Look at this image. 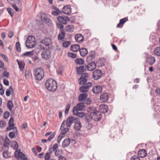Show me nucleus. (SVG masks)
<instances>
[{"label":"nucleus","instance_id":"25","mask_svg":"<svg viewBox=\"0 0 160 160\" xmlns=\"http://www.w3.org/2000/svg\"><path fill=\"white\" fill-rule=\"evenodd\" d=\"M17 61L18 63L19 68L21 70H22L23 69L25 65L24 61H19L18 59L17 60Z\"/></svg>","mask_w":160,"mask_h":160},{"label":"nucleus","instance_id":"47","mask_svg":"<svg viewBox=\"0 0 160 160\" xmlns=\"http://www.w3.org/2000/svg\"><path fill=\"white\" fill-rule=\"evenodd\" d=\"M6 123L5 121L1 120L0 121V128H3L6 126Z\"/></svg>","mask_w":160,"mask_h":160},{"label":"nucleus","instance_id":"23","mask_svg":"<svg viewBox=\"0 0 160 160\" xmlns=\"http://www.w3.org/2000/svg\"><path fill=\"white\" fill-rule=\"evenodd\" d=\"M79 52L80 55L82 57L86 56L88 53L87 49L85 48H82L80 49Z\"/></svg>","mask_w":160,"mask_h":160},{"label":"nucleus","instance_id":"24","mask_svg":"<svg viewBox=\"0 0 160 160\" xmlns=\"http://www.w3.org/2000/svg\"><path fill=\"white\" fill-rule=\"evenodd\" d=\"M71 50L73 52H77L80 49V47L78 44H73L71 46Z\"/></svg>","mask_w":160,"mask_h":160},{"label":"nucleus","instance_id":"58","mask_svg":"<svg viewBox=\"0 0 160 160\" xmlns=\"http://www.w3.org/2000/svg\"><path fill=\"white\" fill-rule=\"evenodd\" d=\"M93 59L91 57L89 56L87 57V61L89 62H93Z\"/></svg>","mask_w":160,"mask_h":160},{"label":"nucleus","instance_id":"60","mask_svg":"<svg viewBox=\"0 0 160 160\" xmlns=\"http://www.w3.org/2000/svg\"><path fill=\"white\" fill-rule=\"evenodd\" d=\"M0 55L1 56L2 58L4 59L7 62H8V58L7 57L6 55L2 54H1Z\"/></svg>","mask_w":160,"mask_h":160},{"label":"nucleus","instance_id":"54","mask_svg":"<svg viewBox=\"0 0 160 160\" xmlns=\"http://www.w3.org/2000/svg\"><path fill=\"white\" fill-rule=\"evenodd\" d=\"M64 135L61 134L58 137V139H57V142L58 143H59L62 139L63 138Z\"/></svg>","mask_w":160,"mask_h":160},{"label":"nucleus","instance_id":"15","mask_svg":"<svg viewBox=\"0 0 160 160\" xmlns=\"http://www.w3.org/2000/svg\"><path fill=\"white\" fill-rule=\"evenodd\" d=\"M102 90V87L98 85L94 86L92 89V91L94 93L98 94L101 92Z\"/></svg>","mask_w":160,"mask_h":160},{"label":"nucleus","instance_id":"13","mask_svg":"<svg viewBox=\"0 0 160 160\" xmlns=\"http://www.w3.org/2000/svg\"><path fill=\"white\" fill-rule=\"evenodd\" d=\"M99 109L100 111V112H102L103 113H105L108 112V109L107 105L103 104L99 106Z\"/></svg>","mask_w":160,"mask_h":160},{"label":"nucleus","instance_id":"44","mask_svg":"<svg viewBox=\"0 0 160 160\" xmlns=\"http://www.w3.org/2000/svg\"><path fill=\"white\" fill-rule=\"evenodd\" d=\"M10 142V141L7 138H6L5 139V140L4 142V143L3 145V147L5 148H6L8 147V145L9 144Z\"/></svg>","mask_w":160,"mask_h":160},{"label":"nucleus","instance_id":"1","mask_svg":"<svg viewBox=\"0 0 160 160\" xmlns=\"http://www.w3.org/2000/svg\"><path fill=\"white\" fill-rule=\"evenodd\" d=\"M45 86L47 89L52 92L55 91L57 88L56 82L52 79H49L46 81Z\"/></svg>","mask_w":160,"mask_h":160},{"label":"nucleus","instance_id":"37","mask_svg":"<svg viewBox=\"0 0 160 160\" xmlns=\"http://www.w3.org/2000/svg\"><path fill=\"white\" fill-rule=\"evenodd\" d=\"M65 33L64 32H62L58 35V38L59 40H62L65 37Z\"/></svg>","mask_w":160,"mask_h":160},{"label":"nucleus","instance_id":"50","mask_svg":"<svg viewBox=\"0 0 160 160\" xmlns=\"http://www.w3.org/2000/svg\"><path fill=\"white\" fill-rule=\"evenodd\" d=\"M61 12L60 11H54L52 12V14L54 16H58L61 13Z\"/></svg>","mask_w":160,"mask_h":160},{"label":"nucleus","instance_id":"38","mask_svg":"<svg viewBox=\"0 0 160 160\" xmlns=\"http://www.w3.org/2000/svg\"><path fill=\"white\" fill-rule=\"evenodd\" d=\"M74 27L73 25H68L66 26V29L67 31L70 32H72L74 30Z\"/></svg>","mask_w":160,"mask_h":160},{"label":"nucleus","instance_id":"63","mask_svg":"<svg viewBox=\"0 0 160 160\" xmlns=\"http://www.w3.org/2000/svg\"><path fill=\"white\" fill-rule=\"evenodd\" d=\"M57 26L59 28L62 29L63 28V25L60 22L57 23Z\"/></svg>","mask_w":160,"mask_h":160},{"label":"nucleus","instance_id":"59","mask_svg":"<svg viewBox=\"0 0 160 160\" xmlns=\"http://www.w3.org/2000/svg\"><path fill=\"white\" fill-rule=\"evenodd\" d=\"M52 148L53 150H54V151H55L58 150V146L57 144L55 143L53 145Z\"/></svg>","mask_w":160,"mask_h":160},{"label":"nucleus","instance_id":"46","mask_svg":"<svg viewBox=\"0 0 160 160\" xmlns=\"http://www.w3.org/2000/svg\"><path fill=\"white\" fill-rule=\"evenodd\" d=\"M51 155L49 153L47 152L44 156V158L45 160H50L51 157Z\"/></svg>","mask_w":160,"mask_h":160},{"label":"nucleus","instance_id":"11","mask_svg":"<svg viewBox=\"0 0 160 160\" xmlns=\"http://www.w3.org/2000/svg\"><path fill=\"white\" fill-rule=\"evenodd\" d=\"M96 64L94 62H89L88 64L86 66V68L90 71H92L94 70L96 68Z\"/></svg>","mask_w":160,"mask_h":160},{"label":"nucleus","instance_id":"33","mask_svg":"<svg viewBox=\"0 0 160 160\" xmlns=\"http://www.w3.org/2000/svg\"><path fill=\"white\" fill-rule=\"evenodd\" d=\"M7 107L10 111H12V108L14 106L12 102L11 101H9L7 103Z\"/></svg>","mask_w":160,"mask_h":160},{"label":"nucleus","instance_id":"20","mask_svg":"<svg viewBox=\"0 0 160 160\" xmlns=\"http://www.w3.org/2000/svg\"><path fill=\"white\" fill-rule=\"evenodd\" d=\"M86 69V66L85 67L84 66H81L79 68H76L77 74L78 75L81 74L82 73L84 72Z\"/></svg>","mask_w":160,"mask_h":160},{"label":"nucleus","instance_id":"51","mask_svg":"<svg viewBox=\"0 0 160 160\" xmlns=\"http://www.w3.org/2000/svg\"><path fill=\"white\" fill-rule=\"evenodd\" d=\"M3 157L6 158H8L9 156L7 151H4L3 153Z\"/></svg>","mask_w":160,"mask_h":160},{"label":"nucleus","instance_id":"5","mask_svg":"<svg viewBox=\"0 0 160 160\" xmlns=\"http://www.w3.org/2000/svg\"><path fill=\"white\" fill-rule=\"evenodd\" d=\"M82 85H83V86L80 88V91L81 92H87L88 91L89 88L91 86L92 83L88 82Z\"/></svg>","mask_w":160,"mask_h":160},{"label":"nucleus","instance_id":"42","mask_svg":"<svg viewBox=\"0 0 160 160\" xmlns=\"http://www.w3.org/2000/svg\"><path fill=\"white\" fill-rule=\"evenodd\" d=\"M84 60L82 59L78 58L75 60V62L76 63L79 65L83 64L84 63Z\"/></svg>","mask_w":160,"mask_h":160},{"label":"nucleus","instance_id":"55","mask_svg":"<svg viewBox=\"0 0 160 160\" xmlns=\"http://www.w3.org/2000/svg\"><path fill=\"white\" fill-rule=\"evenodd\" d=\"M68 56L69 57L72 58H75L76 57V55L72 53L69 52L68 53Z\"/></svg>","mask_w":160,"mask_h":160},{"label":"nucleus","instance_id":"53","mask_svg":"<svg viewBox=\"0 0 160 160\" xmlns=\"http://www.w3.org/2000/svg\"><path fill=\"white\" fill-rule=\"evenodd\" d=\"M9 112L8 111H6L4 113L3 117L5 119H7L9 117Z\"/></svg>","mask_w":160,"mask_h":160},{"label":"nucleus","instance_id":"48","mask_svg":"<svg viewBox=\"0 0 160 160\" xmlns=\"http://www.w3.org/2000/svg\"><path fill=\"white\" fill-rule=\"evenodd\" d=\"M71 43L70 41H66L62 43V46L65 48H67L69 46Z\"/></svg>","mask_w":160,"mask_h":160},{"label":"nucleus","instance_id":"34","mask_svg":"<svg viewBox=\"0 0 160 160\" xmlns=\"http://www.w3.org/2000/svg\"><path fill=\"white\" fill-rule=\"evenodd\" d=\"M18 131L17 129H15V132H9V136L11 138H13L16 137V135H17Z\"/></svg>","mask_w":160,"mask_h":160},{"label":"nucleus","instance_id":"8","mask_svg":"<svg viewBox=\"0 0 160 160\" xmlns=\"http://www.w3.org/2000/svg\"><path fill=\"white\" fill-rule=\"evenodd\" d=\"M93 119L96 121H99L101 118V113L98 111H96L93 114H91Z\"/></svg>","mask_w":160,"mask_h":160},{"label":"nucleus","instance_id":"21","mask_svg":"<svg viewBox=\"0 0 160 160\" xmlns=\"http://www.w3.org/2000/svg\"><path fill=\"white\" fill-rule=\"evenodd\" d=\"M138 155L142 158H144L147 155V153L146 150L144 149L140 150L138 152Z\"/></svg>","mask_w":160,"mask_h":160},{"label":"nucleus","instance_id":"39","mask_svg":"<svg viewBox=\"0 0 160 160\" xmlns=\"http://www.w3.org/2000/svg\"><path fill=\"white\" fill-rule=\"evenodd\" d=\"M11 146L12 148H14L16 150H18V144L17 142L14 141L12 143V144L11 145Z\"/></svg>","mask_w":160,"mask_h":160},{"label":"nucleus","instance_id":"31","mask_svg":"<svg viewBox=\"0 0 160 160\" xmlns=\"http://www.w3.org/2000/svg\"><path fill=\"white\" fill-rule=\"evenodd\" d=\"M128 19L127 18L120 19L119 23L117 25V28H121V25H123L126 21H128Z\"/></svg>","mask_w":160,"mask_h":160},{"label":"nucleus","instance_id":"7","mask_svg":"<svg viewBox=\"0 0 160 160\" xmlns=\"http://www.w3.org/2000/svg\"><path fill=\"white\" fill-rule=\"evenodd\" d=\"M41 18L42 22H44L48 24H51L52 21L48 16L46 13H43L41 15Z\"/></svg>","mask_w":160,"mask_h":160},{"label":"nucleus","instance_id":"12","mask_svg":"<svg viewBox=\"0 0 160 160\" xmlns=\"http://www.w3.org/2000/svg\"><path fill=\"white\" fill-rule=\"evenodd\" d=\"M83 103H78L76 106L73 107L72 111H82L84 106Z\"/></svg>","mask_w":160,"mask_h":160},{"label":"nucleus","instance_id":"2","mask_svg":"<svg viewBox=\"0 0 160 160\" xmlns=\"http://www.w3.org/2000/svg\"><path fill=\"white\" fill-rule=\"evenodd\" d=\"M33 74L37 80H40L44 77V71L42 68H38L34 70Z\"/></svg>","mask_w":160,"mask_h":160},{"label":"nucleus","instance_id":"43","mask_svg":"<svg viewBox=\"0 0 160 160\" xmlns=\"http://www.w3.org/2000/svg\"><path fill=\"white\" fill-rule=\"evenodd\" d=\"M8 125V127L7 128V130L8 131H10L14 129H17V128L16 127H14V123H12V124H10Z\"/></svg>","mask_w":160,"mask_h":160},{"label":"nucleus","instance_id":"19","mask_svg":"<svg viewBox=\"0 0 160 160\" xmlns=\"http://www.w3.org/2000/svg\"><path fill=\"white\" fill-rule=\"evenodd\" d=\"M75 38L77 42H79L83 41L84 38L81 34H78L75 35Z\"/></svg>","mask_w":160,"mask_h":160},{"label":"nucleus","instance_id":"36","mask_svg":"<svg viewBox=\"0 0 160 160\" xmlns=\"http://www.w3.org/2000/svg\"><path fill=\"white\" fill-rule=\"evenodd\" d=\"M88 112L90 113L89 114H93L96 111V108L94 107H90L88 109Z\"/></svg>","mask_w":160,"mask_h":160},{"label":"nucleus","instance_id":"17","mask_svg":"<svg viewBox=\"0 0 160 160\" xmlns=\"http://www.w3.org/2000/svg\"><path fill=\"white\" fill-rule=\"evenodd\" d=\"M20 149H19V151L17 150L15 151L14 153V156L16 158L22 159L24 156V154L21 153L20 151Z\"/></svg>","mask_w":160,"mask_h":160},{"label":"nucleus","instance_id":"29","mask_svg":"<svg viewBox=\"0 0 160 160\" xmlns=\"http://www.w3.org/2000/svg\"><path fill=\"white\" fill-rule=\"evenodd\" d=\"M84 118L87 122H89L93 119L92 115L89 114L85 115Z\"/></svg>","mask_w":160,"mask_h":160},{"label":"nucleus","instance_id":"45","mask_svg":"<svg viewBox=\"0 0 160 160\" xmlns=\"http://www.w3.org/2000/svg\"><path fill=\"white\" fill-rule=\"evenodd\" d=\"M61 130V134L64 135L65 134L67 133L69 129L68 128H66L60 129Z\"/></svg>","mask_w":160,"mask_h":160},{"label":"nucleus","instance_id":"6","mask_svg":"<svg viewBox=\"0 0 160 160\" xmlns=\"http://www.w3.org/2000/svg\"><path fill=\"white\" fill-rule=\"evenodd\" d=\"M88 77V75L86 73H84L82 74L81 77L78 80V83L80 85L85 83Z\"/></svg>","mask_w":160,"mask_h":160},{"label":"nucleus","instance_id":"57","mask_svg":"<svg viewBox=\"0 0 160 160\" xmlns=\"http://www.w3.org/2000/svg\"><path fill=\"white\" fill-rule=\"evenodd\" d=\"M86 127L88 129H90L92 127L91 123L89 122H87L86 123Z\"/></svg>","mask_w":160,"mask_h":160},{"label":"nucleus","instance_id":"10","mask_svg":"<svg viewBox=\"0 0 160 160\" xmlns=\"http://www.w3.org/2000/svg\"><path fill=\"white\" fill-rule=\"evenodd\" d=\"M78 118H75L73 117H70L68 118L66 120V125L68 127L71 126L72 124L76 122Z\"/></svg>","mask_w":160,"mask_h":160},{"label":"nucleus","instance_id":"22","mask_svg":"<svg viewBox=\"0 0 160 160\" xmlns=\"http://www.w3.org/2000/svg\"><path fill=\"white\" fill-rule=\"evenodd\" d=\"M62 10L63 12L67 14H68L71 12V10L69 6L64 7Z\"/></svg>","mask_w":160,"mask_h":160},{"label":"nucleus","instance_id":"18","mask_svg":"<svg viewBox=\"0 0 160 160\" xmlns=\"http://www.w3.org/2000/svg\"><path fill=\"white\" fill-rule=\"evenodd\" d=\"M108 98V93H103L101 94L100 96V100L103 102L107 101Z\"/></svg>","mask_w":160,"mask_h":160},{"label":"nucleus","instance_id":"30","mask_svg":"<svg viewBox=\"0 0 160 160\" xmlns=\"http://www.w3.org/2000/svg\"><path fill=\"white\" fill-rule=\"evenodd\" d=\"M13 93V89L11 86H10L9 88L6 91V95L7 97H9L11 94H12Z\"/></svg>","mask_w":160,"mask_h":160},{"label":"nucleus","instance_id":"28","mask_svg":"<svg viewBox=\"0 0 160 160\" xmlns=\"http://www.w3.org/2000/svg\"><path fill=\"white\" fill-rule=\"evenodd\" d=\"M73 114L74 115L78 116L79 118H81L85 116V113L83 112H78V111H72Z\"/></svg>","mask_w":160,"mask_h":160},{"label":"nucleus","instance_id":"3","mask_svg":"<svg viewBox=\"0 0 160 160\" xmlns=\"http://www.w3.org/2000/svg\"><path fill=\"white\" fill-rule=\"evenodd\" d=\"M35 39L32 36H29L27 38L26 42V46L28 48H33L36 45L35 42Z\"/></svg>","mask_w":160,"mask_h":160},{"label":"nucleus","instance_id":"14","mask_svg":"<svg viewBox=\"0 0 160 160\" xmlns=\"http://www.w3.org/2000/svg\"><path fill=\"white\" fill-rule=\"evenodd\" d=\"M42 57L45 60L49 58L51 56V53L49 50L43 51L41 53Z\"/></svg>","mask_w":160,"mask_h":160},{"label":"nucleus","instance_id":"61","mask_svg":"<svg viewBox=\"0 0 160 160\" xmlns=\"http://www.w3.org/2000/svg\"><path fill=\"white\" fill-rule=\"evenodd\" d=\"M131 160H140L139 158L136 156H132L131 158Z\"/></svg>","mask_w":160,"mask_h":160},{"label":"nucleus","instance_id":"32","mask_svg":"<svg viewBox=\"0 0 160 160\" xmlns=\"http://www.w3.org/2000/svg\"><path fill=\"white\" fill-rule=\"evenodd\" d=\"M148 61L149 64L151 65H153L155 62V59L154 57L150 56L148 58Z\"/></svg>","mask_w":160,"mask_h":160},{"label":"nucleus","instance_id":"4","mask_svg":"<svg viewBox=\"0 0 160 160\" xmlns=\"http://www.w3.org/2000/svg\"><path fill=\"white\" fill-rule=\"evenodd\" d=\"M52 40L49 38H45L40 42V43H42L44 46L41 47V48L44 49L45 48H48V46L52 43Z\"/></svg>","mask_w":160,"mask_h":160},{"label":"nucleus","instance_id":"35","mask_svg":"<svg viewBox=\"0 0 160 160\" xmlns=\"http://www.w3.org/2000/svg\"><path fill=\"white\" fill-rule=\"evenodd\" d=\"M59 22H61L63 24H66L67 23V21L65 18L62 17H59L57 18Z\"/></svg>","mask_w":160,"mask_h":160},{"label":"nucleus","instance_id":"26","mask_svg":"<svg viewBox=\"0 0 160 160\" xmlns=\"http://www.w3.org/2000/svg\"><path fill=\"white\" fill-rule=\"evenodd\" d=\"M70 139H66L62 143V146L63 148L68 147L70 144Z\"/></svg>","mask_w":160,"mask_h":160},{"label":"nucleus","instance_id":"9","mask_svg":"<svg viewBox=\"0 0 160 160\" xmlns=\"http://www.w3.org/2000/svg\"><path fill=\"white\" fill-rule=\"evenodd\" d=\"M102 76L101 71L100 70L97 69L94 71L92 74V77L95 80L99 79Z\"/></svg>","mask_w":160,"mask_h":160},{"label":"nucleus","instance_id":"52","mask_svg":"<svg viewBox=\"0 0 160 160\" xmlns=\"http://www.w3.org/2000/svg\"><path fill=\"white\" fill-rule=\"evenodd\" d=\"M7 11L8 12V13L10 14V16L12 17L13 16V11L12 9L10 8H8L7 9Z\"/></svg>","mask_w":160,"mask_h":160},{"label":"nucleus","instance_id":"49","mask_svg":"<svg viewBox=\"0 0 160 160\" xmlns=\"http://www.w3.org/2000/svg\"><path fill=\"white\" fill-rule=\"evenodd\" d=\"M16 48L17 51L18 52L21 51V48L20 47V44L19 42H17L16 44Z\"/></svg>","mask_w":160,"mask_h":160},{"label":"nucleus","instance_id":"41","mask_svg":"<svg viewBox=\"0 0 160 160\" xmlns=\"http://www.w3.org/2000/svg\"><path fill=\"white\" fill-rule=\"evenodd\" d=\"M33 54V51L31 52H26L22 55V56L23 57L25 56L30 57L32 56Z\"/></svg>","mask_w":160,"mask_h":160},{"label":"nucleus","instance_id":"40","mask_svg":"<svg viewBox=\"0 0 160 160\" xmlns=\"http://www.w3.org/2000/svg\"><path fill=\"white\" fill-rule=\"evenodd\" d=\"M154 53L156 55L160 56V47H157L156 48L154 51Z\"/></svg>","mask_w":160,"mask_h":160},{"label":"nucleus","instance_id":"56","mask_svg":"<svg viewBox=\"0 0 160 160\" xmlns=\"http://www.w3.org/2000/svg\"><path fill=\"white\" fill-rule=\"evenodd\" d=\"M71 105L70 104H68L66 108L65 109V114H68V113L69 110L70 108Z\"/></svg>","mask_w":160,"mask_h":160},{"label":"nucleus","instance_id":"64","mask_svg":"<svg viewBox=\"0 0 160 160\" xmlns=\"http://www.w3.org/2000/svg\"><path fill=\"white\" fill-rule=\"evenodd\" d=\"M58 160H66L65 157L60 155L58 158Z\"/></svg>","mask_w":160,"mask_h":160},{"label":"nucleus","instance_id":"27","mask_svg":"<svg viewBox=\"0 0 160 160\" xmlns=\"http://www.w3.org/2000/svg\"><path fill=\"white\" fill-rule=\"evenodd\" d=\"M87 94L86 93H82L78 97V100L79 101H82L84 100L87 98Z\"/></svg>","mask_w":160,"mask_h":160},{"label":"nucleus","instance_id":"16","mask_svg":"<svg viewBox=\"0 0 160 160\" xmlns=\"http://www.w3.org/2000/svg\"><path fill=\"white\" fill-rule=\"evenodd\" d=\"M74 123V129L76 131L80 130L82 127V125L78 118Z\"/></svg>","mask_w":160,"mask_h":160},{"label":"nucleus","instance_id":"62","mask_svg":"<svg viewBox=\"0 0 160 160\" xmlns=\"http://www.w3.org/2000/svg\"><path fill=\"white\" fill-rule=\"evenodd\" d=\"M156 93L158 95H160V88L157 87L155 91Z\"/></svg>","mask_w":160,"mask_h":160}]
</instances>
